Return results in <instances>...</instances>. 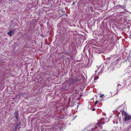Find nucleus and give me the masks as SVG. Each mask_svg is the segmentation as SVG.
<instances>
[{
    "instance_id": "obj_4",
    "label": "nucleus",
    "mask_w": 131,
    "mask_h": 131,
    "mask_svg": "<svg viewBox=\"0 0 131 131\" xmlns=\"http://www.w3.org/2000/svg\"><path fill=\"white\" fill-rule=\"evenodd\" d=\"M98 101H96V102H95V105H96L98 103Z\"/></svg>"
},
{
    "instance_id": "obj_3",
    "label": "nucleus",
    "mask_w": 131,
    "mask_h": 131,
    "mask_svg": "<svg viewBox=\"0 0 131 131\" xmlns=\"http://www.w3.org/2000/svg\"><path fill=\"white\" fill-rule=\"evenodd\" d=\"M104 96V94H102L100 95V97L102 98Z\"/></svg>"
},
{
    "instance_id": "obj_7",
    "label": "nucleus",
    "mask_w": 131,
    "mask_h": 131,
    "mask_svg": "<svg viewBox=\"0 0 131 131\" xmlns=\"http://www.w3.org/2000/svg\"><path fill=\"white\" fill-rule=\"evenodd\" d=\"M75 81L74 80V81H73V82H75Z\"/></svg>"
},
{
    "instance_id": "obj_1",
    "label": "nucleus",
    "mask_w": 131,
    "mask_h": 131,
    "mask_svg": "<svg viewBox=\"0 0 131 131\" xmlns=\"http://www.w3.org/2000/svg\"><path fill=\"white\" fill-rule=\"evenodd\" d=\"M123 118H124L125 122L128 121L131 119V115L129 116L125 112L123 113Z\"/></svg>"
},
{
    "instance_id": "obj_6",
    "label": "nucleus",
    "mask_w": 131,
    "mask_h": 131,
    "mask_svg": "<svg viewBox=\"0 0 131 131\" xmlns=\"http://www.w3.org/2000/svg\"><path fill=\"white\" fill-rule=\"evenodd\" d=\"M16 118L17 119V117L16 116Z\"/></svg>"
},
{
    "instance_id": "obj_2",
    "label": "nucleus",
    "mask_w": 131,
    "mask_h": 131,
    "mask_svg": "<svg viewBox=\"0 0 131 131\" xmlns=\"http://www.w3.org/2000/svg\"><path fill=\"white\" fill-rule=\"evenodd\" d=\"M14 30L13 29L8 32L7 34L10 36H12L14 34Z\"/></svg>"
},
{
    "instance_id": "obj_8",
    "label": "nucleus",
    "mask_w": 131,
    "mask_h": 131,
    "mask_svg": "<svg viewBox=\"0 0 131 131\" xmlns=\"http://www.w3.org/2000/svg\"><path fill=\"white\" fill-rule=\"evenodd\" d=\"M77 81H75L76 82H77Z\"/></svg>"
},
{
    "instance_id": "obj_5",
    "label": "nucleus",
    "mask_w": 131,
    "mask_h": 131,
    "mask_svg": "<svg viewBox=\"0 0 131 131\" xmlns=\"http://www.w3.org/2000/svg\"><path fill=\"white\" fill-rule=\"evenodd\" d=\"M95 110V108L93 109H92V110L93 111H94V110Z\"/></svg>"
}]
</instances>
